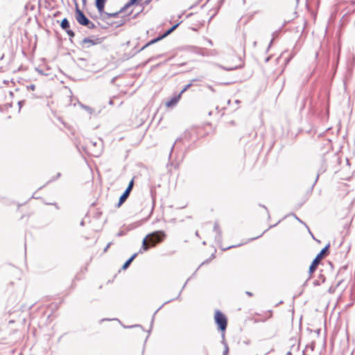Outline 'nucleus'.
Segmentation results:
<instances>
[{
	"label": "nucleus",
	"mask_w": 355,
	"mask_h": 355,
	"mask_svg": "<svg viewBox=\"0 0 355 355\" xmlns=\"http://www.w3.org/2000/svg\"><path fill=\"white\" fill-rule=\"evenodd\" d=\"M165 236L166 234L163 231H156L148 234L142 241V247L139 252L141 253L143 251H146L150 246H154L157 243H160L164 240Z\"/></svg>",
	"instance_id": "nucleus-1"
},
{
	"label": "nucleus",
	"mask_w": 355,
	"mask_h": 355,
	"mask_svg": "<svg viewBox=\"0 0 355 355\" xmlns=\"http://www.w3.org/2000/svg\"><path fill=\"white\" fill-rule=\"evenodd\" d=\"M76 19L77 21L81 25L86 26L89 28L94 27V24L85 17L84 13L78 8L77 5L76 10Z\"/></svg>",
	"instance_id": "nucleus-2"
},
{
	"label": "nucleus",
	"mask_w": 355,
	"mask_h": 355,
	"mask_svg": "<svg viewBox=\"0 0 355 355\" xmlns=\"http://www.w3.org/2000/svg\"><path fill=\"white\" fill-rule=\"evenodd\" d=\"M216 323L218 325L221 331H225L227 327V319L225 316L220 311H216L214 315Z\"/></svg>",
	"instance_id": "nucleus-3"
},
{
	"label": "nucleus",
	"mask_w": 355,
	"mask_h": 355,
	"mask_svg": "<svg viewBox=\"0 0 355 355\" xmlns=\"http://www.w3.org/2000/svg\"><path fill=\"white\" fill-rule=\"evenodd\" d=\"M328 248H329V245H327L324 248H323L321 250V252L313 259L311 265L309 267V272L312 273L315 271L319 262L320 261V259L322 258L324 253H325V252L327 250Z\"/></svg>",
	"instance_id": "nucleus-4"
},
{
	"label": "nucleus",
	"mask_w": 355,
	"mask_h": 355,
	"mask_svg": "<svg viewBox=\"0 0 355 355\" xmlns=\"http://www.w3.org/2000/svg\"><path fill=\"white\" fill-rule=\"evenodd\" d=\"M178 26V24H176V25L173 26V27H171L169 30H168V31H166L164 35H162V36L158 37H157V38H155V39H154V40H153L150 41L148 43H147V44H146V46H145L144 48L147 47V46H148L149 45L153 44H154V43H155V42H157L159 41L160 40L163 39L164 37H165L166 36H167L168 35H169L170 33H172V32H173V31L177 28V26Z\"/></svg>",
	"instance_id": "nucleus-5"
},
{
	"label": "nucleus",
	"mask_w": 355,
	"mask_h": 355,
	"mask_svg": "<svg viewBox=\"0 0 355 355\" xmlns=\"http://www.w3.org/2000/svg\"><path fill=\"white\" fill-rule=\"evenodd\" d=\"M98 42L90 38H85L81 42V45L83 48H89L93 45L96 44Z\"/></svg>",
	"instance_id": "nucleus-6"
},
{
	"label": "nucleus",
	"mask_w": 355,
	"mask_h": 355,
	"mask_svg": "<svg viewBox=\"0 0 355 355\" xmlns=\"http://www.w3.org/2000/svg\"><path fill=\"white\" fill-rule=\"evenodd\" d=\"M107 0H95V5L99 13L103 12L105 4Z\"/></svg>",
	"instance_id": "nucleus-7"
},
{
	"label": "nucleus",
	"mask_w": 355,
	"mask_h": 355,
	"mask_svg": "<svg viewBox=\"0 0 355 355\" xmlns=\"http://www.w3.org/2000/svg\"><path fill=\"white\" fill-rule=\"evenodd\" d=\"M180 96L179 95L178 96L173 97L170 101H167L166 103V107H170L171 106L175 105L178 102Z\"/></svg>",
	"instance_id": "nucleus-8"
},
{
	"label": "nucleus",
	"mask_w": 355,
	"mask_h": 355,
	"mask_svg": "<svg viewBox=\"0 0 355 355\" xmlns=\"http://www.w3.org/2000/svg\"><path fill=\"white\" fill-rule=\"evenodd\" d=\"M129 194H130V192L125 190V192L123 193V195L119 198V206L122 205L125 201V200L128 198Z\"/></svg>",
	"instance_id": "nucleus-9"
},
{
	"label": "nucleus",
	"mask_w": 355,
	"mask_h": 355,
	"mask_svg": "<svg viewBox=\"0 0 355 355\" xmlns=\"http://www.w3.org/2000/svg\"><path fill=\"white\" fill-rule=\"evenodd\" d=\"M60 26H61V28L64 31L69 28V22L67 20V19L64 18V19H62Z\"/></svg>",
	"instance_id": "nucleus-10"
},
{
	"label": "nucleus",
	"mask_w": 355,
	"mask_h": 355,
	"mask_svg": "<svg viewBox=\"0 0 355 355\" xmlns=\"http://www.w3.org/2000/svg\"><path fill=\"white\" fill-rule=\"evenodd\" d=\"M137 256V254H134L128 260H127L125 261V263L123 264L122 268L123 269H126L129 265L130 264V263L134 260V259Z\"/></svg>",
	"instance_id": "nucleus-11"
},
{
	"label": "nucleus",
	"mask_w": 355,
	"mask_h": 355,
	"mask_svg": "<svg viewBox=\"0 0 355 355\" xmlns=\"http://www.w3.org/2000/svg\"><path fill=\"white\" fill-rule=\"evenodd\" d=\"M313 351V346H306L302 352V355H310Z\"/></svg>",
	"instance_id": "nucleus-12"
},
{
	"label": "nucleus",
	"mask_w": 355,
	"mask_h": 355,
	"mask_svg": "<svg viewBox=\"0 0 355 355\" xmlns=\"http://www.w3.org/2000/svg\"><path fill=\"white\" fill-rule=\"evenodd\" d=\"M123 10H121L119 12H114V13H108L103 11L101 14H103L105 16H106V19L110 18V17H115L117 16L120 12H121Z\"/></svg>",
	"instance_id": "nucleus-13"
},
{
	"label": "nucleus",
	"mask_w": 355,
	"mask_h": 355,
	"mask_svg": "<svg viewBox=\"0 0 355 355\" xmlns=\"http://www.w3.org/2000/svg\"><path fill=\"white\" fill-rule=\"evenodd\" d=\"M133 185H134V181H133V180H132L130 182V183H129V184H128V187H127V189L125 190L130 193V191L132 189Z\"/></svg>",
	"instance_id": "nucleus-14"
},
{
	"label": "nucleus",
	"mask_w": 355,
	"mask_h": 355,
	"mask_svg": "<svg viewBox=\"0 0 355 355\" xmlns=\"http://www.w3.org/2000/svg\"><path fill=\"white\" fill-rule=\"evenodd\" d=\"M137 0H130L129 2L125 6L123 9L127 8L128 7L135 4L137 2Z\"/></svg>",
	"instance_id": "nucleus-15"
},
{
	"label": "nucleus",
	"mask_w": 355,
	"mask_h": 355,
	"mask_svg": "<svg viewBox=\"0 0 355 355\" xmlns=\"http://www.w3.org/2000/svg\"><path fill=\"white\" fill-rule=\"evenodd\" d=\"M224 345H225V349L223 352V355H227L228 352H229V348H228L227 343H225Z\"/></svg>",
	"instance_id": "nucleus-16"
},
{
	"label": "nucleus",
	"mask_w": 355,
	"mask_h": 355,
	"mask_svg": "<svg viewBox=\"0 0 355 355\" xmlns=\"http://www.w3.org/2000/svg\"><path fill=\"white\" fill-rule=\"evenodd\" d=\"M66 32L67 33V34H68L71 37H73L75 35L74 33H73L71 30H70L69 28H68L67 30H66Z\"/></svg>",
	"instance_id": "nucleus-17"
},
{
	"label": "nucleus",
	"mask_w": 355,
	"mask_h": 355,
	"mask_svg": "<svg viewBox=\"0 0 355 355\" xmlns=\"http://www.w3.org/2000/svg\"><path fill=\"white\" fill-rule=\"evenodd\" d=\"M191 84H188L185 86V87L181 91L180 94V96L184 93L185 91H187L190 87H191Z\"/></svg>",
	"instance_id": "nucleus-18"
},
{
	"label": "nucleus",
	"mask_w": 355,
	"mask_h": 355,
	"mask_svg": "<svg viewBox=\"0 0 355 355\" xmlns=\"http://www.w3.org/2000/svg\"><path fill=\"white\" fill-rule=\"evenodd\" d=\"M83 107L87 110V112H89V113H92V109L87 107V106H83Z\"/></svg>",
	"instance_id": "nucleus-19"
},
{
	"label": "nucleus",
	"mask_w": 355,
	"mask_h": 355,
	"mask_svg": "<svg viewBox=\"0 0 355 355\" xmlns=\"http://www.w3.org/2000/svg\"><path fill=\"white\" fill-rule=\"evenodd\" d=\"M218 225L216 223L215 225H214V230L216 231H218Z\"/></svg>",
	"instance_id": "nucleus-20"
},
{
	"label": "nucleus",
	"mask_w": 355,
	"mask_h": 355,
	"mask_svg": "<svg viewBox=\"0 0 355 355\" xmlns=\"http://www.w3.org/2000/svg\"><path fill=\"white\" fill-rule=\"evenodd\" d=\"M246 294L248 295L249 296H252V293L248 292V291L246 292Z\"/></svg>",
	"instance_id": "nucleus-21"
},
{
	"label": "nucleus",
	"mask_w": 355,
	"mask_h": 355,
	"mask_svg": "<svg viewBox=\"0 0 355 355\" xmlns=\"http://www.w3.org/2000/svg\"><path fill=\"white\" fill-rule=\"evenodd\" d=\"M110 243L106 246V248H105V251H106L107 250V248L110 247Z\"/></svg>",
	"instance_id": "nucleus-22"
},
{
	"label": "nucleus",
	"mask_w": 355,
	"mask_h": 355,
	"mask_svg": "<svg viewBox=\"0 0 355 355\" xmlns=\"http://www.w3.org/2000/svg\"><path fill=\"white\" fill-rule=\"evenodd\" d=\"M209 88L210 90H211L213 92L214 91L211 86H209Z\"/></svg>",
	"instance_id": "nucleus-23"
},
{
	"label": "nucleus",
	"mask_w": 355,
	"mask_h": 355,
	"mask_svg": "<svg viewBox=\"0 0 355 355\" xmlns=\"http://www.w3.org/2000/svg\"><path fill=\"white\" fill-rule=\"evenodd\" d=\"M234 68L226 69L227 70H232Z\"/></svg>",
	"instance_id": "nucleus-24"
},
{
	"label": "nucleus",
	"mask_w": 355,
	"mask_h": 355,
	"mask_svg": "<svg viewBox=\"0 0 355 355\" xmlns=\"http://www.w3.org/2000/svg\"><path fill=\"white\" fill-rule=\"evenodd\" d=\"M83 3H85V2H86V0H83Z\"/></svg>",
	"instance_id": "nucleus-25"
}]
</instances>
